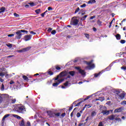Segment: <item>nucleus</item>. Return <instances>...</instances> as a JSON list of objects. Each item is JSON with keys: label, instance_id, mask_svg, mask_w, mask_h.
<instances>
[{"label": "nucleus", "instance_id": "1", "mask_svg": "<svg viewBox=\"0 0 126 126\" xmlns=\"http://www.w3.org/2000/svg\"><path fill=\"white\" fill-rule=\"evenodd\" d=\"M67 74V72L66 71H63L61 72L60 74V75H58L57 78H56L55 80H58V82H55L53 83V86L54 87H57L60 83H62L63 80H64V79H59V78L60 77H63V76H65Z\"/></svg>", "mask_w": 126, "mask_h": 126}, {"label": "nucleus", "instance_id": "2", "mask_svg": "<svg viewBox=\"0 0 126 126\" xmlns=\"http://www.w3.org/2000/svg\"><path fill=\"white\" fill-rule=\"evenodd\" d=\"M16 111L18 113H20L21 114H24V113L26 112V109H25V107H24L23 105L18 104L16 108Z\"/></svg>", "mask_w": 126, "mask_h": 126}, {"label": "nucleus", "instance_id": "3", "mask_svg": "<svg viewBox=\"0 0 126 126\" xmlns=\"http://www.w3.org/2000/svg\"><path fill=\"white\" fill-rule=\"evenodd\" d=\"M86 63L88 64V66L86 67V69L91 70L95 67V65L93 63V60H92L90 62H86Z\"/></svg>", "mask_w": 126, "mask_h": 126}, {"label": "nucleus", "instance_id": "4", "mask_svg": "<svg viewBox=\"0 0 126 126\" xmlns=\"http://www.w3.org/2000/svg\"><path fill=\"white\" fill-rule=\"evenodd\" d=\"M118 117H119V115H110L108 117V120H110V121H113L114 120H115V121H121V119L118 118Z\"/></svg>", "mask_w": 126, "mask_h": 126}, {"label": "nucleus", "instance_id": "5", "mask_svg": "<svg viewBox=\"0 0 126 126\" xmlns=\"http://www.w3.org/2000/svg\"><path fill=\"white\" fill-rule=\"evenodd\" d=\"M76 69L78 70L79 73L82 75L83 77L86 76V72L84 70L81 69L80 67H75Z\"/></svg>", "mask_w": 126, "mask_h": 126}, {"label": "nucleus", "instance_id": "6", "mask_svg": "<svg viewBox=\"0 0 126 126\" xmlns=\"http://www.w3.org/2000/svg\"><path fill=\"white\" fill-rule=\"evenodd\" d=\"M100 110L102 111L101 113L103 115H106L107 116L110 114V111L106 110H107V108L105 106L101 107Z\"/></svg>", "mask_w": 126, "mask_h": 126}, {"label": "nucleus", "instance_id": "7", "mask_svg": "<svg viewBox=\"0 0 126 126\" xmlns=\"http://www.w3.org/2000/svg\"><path fill=\"white\" fill-rule=\"evenodd\" d=\"M31 49V47H27L26 48H23V49L18 50L17 52L18 53H25V52H28Z\"/></svg>", "mask_w": 126, "mask_h": 126}, {"label": "nucleus", "instance_id": "8", "mask_svg": "<svg viewBox=\"0 0 126 126\" xmlns=\"http://www.w3.org/2000/svg\"><path fill=\"white\" fill-rule=\"evenodd\" d=\"M32 38V35L31 34H27L24 36V40L26 41H30V40H31Z\"/></svg>", "mask_w": 126, "mask_h": 126}, {"label": "nucleus", "instance_id": "9", "mask_svg": "<svg viewBox=\"0 0 126 126\" xmlns=\"http://www.w3.org/2000/svg\"><path fill=\"white\" fill-rule=\"evenodd\" d=\"M16 35V39H21V37H22V33L18 31L16 32H15Z\"/></svg>", "mask_w": 126, "mask_h": 126}, {"label": "nucleus", "instance_id": "10", "mask_svg": "<svg viewBox=\"0 0 126 126\" xmlns=\"http://www.w3.org/2000/svg\"><path fill=\"white\" fill-rule=\"evenodd\" d=\"M125 96H126V94L124 92L121 93L120 94H118L117 95V97L119 98V99H120L121 100H123L124 98H125Z\"/></svg>", "mask_w": 126, "mask_h": 126}, {"label": "nucleus", "instance_id": "11", "mask_svg": "<svg viewBox=\"0 0 126 126\" xmlns=\"http://www.w3.org/2000/svg\"><path fill=\"white\" fill-rule=\"evenodd\" d=\"M63 86H62V88H63V89H65V88H67V87H69L70 85V83H69V82L68 81H66L65 83H64L63 84Z\"/></svg>", "mask_w": 126, "mask_h": 126}, {"label": "nucleus", "instance_id": "12", "mask_svg": "<svg viewBox=\"0 0 126 126\" xmlns=\"http://www.w3.org/2000/svg\"><path fill=\"white\" fill-rule=\"evenodd\" d=\"M78 22H79V21L77 19H74L73 20L72 25H77L78 24Z\"/></svg>", "mask_w": 126, "mask_h": 126}, {"label": "nucleus", "instance_id": "13", "mask_svg": "<svg viewBox=\"0 0 126 126\" xmlns=\"http://www.w3.org/2000/svg\"><path fill=\"white\" fill-rule=\"evenodd\" d=\"M96 2V0H90L89 1L86 2L88 4H93Z\"/></svg>", "mask_w": 126, "mask_h": 126}, {"label": "nucleus", "instance_id": "14", "mask_svg": "<svg viewBox=\"0 0 126 126\" xmlns=\"http://www.w3.org/2000/svg\"><path fill=\"white\" fill-rule=\"evenodd\" d=\"M12 117H14V118H16V119H17V120H22V119H23L21 118V117L16 114H12Z\"/></svg>", "mask_w": 126, "mask_h": 126}, {"label": "nucleus", "instance_id": "15", "mask_svg": "<svg viewBox=\"0 0 126 126\" xmlns=\"http://www.w3.org/2000/svg\"><path fill=\"white\" fill-rule=\"evenodd\" d=\"M47 114H48V116H49V118H52V117H54V114L51 111H47Z\"/></svg>", "mask_w": 126, "mask_h": 126}, {"label": "nucleus", "instance_id": "16", "mask_svg": "<svg viewBox=\"0 0 126 126\" xmlns=\"http://www.w3.org/2000/svg\"><path fill=\"white\" fill-rule=\"evenodd\" d=\"M9 116H10V114H9L5 115L2 119V122H4V121H5L6 119H7V118H8Z\"/></svg>", "mask_w": 126, "mask_h": 126}, {"label": "nucleus", "instance_id": "17", "mask_svg": "<svg viewBox=\"0 0 126 126\" xmlns=\"http://www.w3.org/2000/svg\"><path fill=\"white\" fill-rule=\"evenodd\" d=\"M9 99L10 100H12L11 103H12L13 104H14V103L16 102V99H13V98H12V96H9Z\"/></svg>", "mask_w": 126, "mask_h": 126}, {"label": "nucleus", "instance_id": "18", "mask_svg": "<svg viewBox=\"0 0 126 126\" xmlns=\"http://www.w3.org/2000/svg\"><path fill=\"white\" fill-rule=\"evenodd\" d=\"M120 112H122V108L121 107L114 110V113H120Z\"/></svg>", "mask_w": 126, "mask_h": 126}, {"label": "nucleus", "instance_id": "19", "mask_svg": "<svg viewBox=\"0 0 126 126\" xmlns=\"http://www.w3.org/2000/svg\"><path fill=\"white\" fill-rule=\"evenodd\" d=\"M20 126H26L25 123H24V119H22V121L20 123Z\"/></svg>", "mask_w": 126, "mask_h": 126}, {"label": "nucleus", "instance_id": "20", "mask_svg": "<svg viewBox=\"0 0 126 126\" xmlns=\"http://www.w3.org/2000/svg\"><path fill=\"white\" fill-rule=\"evenodd\" d=\"M6 73H7V72H0V76H1V77H3V76H4V75H5L6 74Z\"/></svg>", "mask_w": 126, "mask_h": 126}, {"label": "nucleus", "instance_id": "21", "mask_svg": "<svg viewBox=\"0 0 126 126\" xmlns=\"http://www.w3.org/2000/svg\"><path fill=\"white\" fill-rule=\"evenodd\" d=\"M91 107H92V104H86L85 105V107H84L83 110H84L85 108H91Z\"/></svg>", "mask_w": 126, "mask_h": 126}, {"label": "nucleus", "instance_id": "22", "mask_svg": "<svg viewBox=\"0 0 126 126\" xmlns=\"http://www.w3.org/2000/svg\"><path fill=\"white\" fill-rule=\"evenodd\" d=\"M21 33H25L26 34H28V31H25L24 30H21L19 31Z\"/></svg>", "mask_w": 126, "mask_h": 126}, {"label": "nucleus", "instance_id": "23", "mask_svg": "<svg viewBox=\"0 0 126 126\" xmlns=\"http://www.w3.org/2000/svg\"><path fill=\"white\" fill-rule=\"evenodd\" d=\"M115 37L117 40H121V34H117V35H115Z\"/></svg>", "mask_w": 126, "mask_h": 126}, {"label": "nucleus", "instance_id": "24", "mask_svg": "<svg viewBox=\"0 0 126 126\" xmlns=\"http://www.w3.org/2000/svg\"><path fill=\"white\" fill-rule=\"evenodd\" d=\"M88 16V15H85L84 16H83V17H82L81 18V20H82V21H83V20H85L86 19V18Z\"/></svg>", "mask_w": 126, "mask_h": 126}, {"label": "nucleus", "instance_id": "25", "mask_svg": "<svg viewBox=\"0 0 126 126\" xmlns=\"http://www.w3.org/2000/svg\"><path fill=\"white\" fill-rule=\"evenodd\" d=\"M97 113H96V112L95 111H93L92 112V114H91V117H95V115Z\"/></svg>", "mask_w": 126, "mask_h": 126}, {"label": "nucleus", "instance_id": "26", "mask_svg": "<svg viewBox=\"0 0 126 126\" xmlns=\"http://www.w3.org/2000/svg\"><path fill=\"white\" fill-rule=\"evenodd\" d=\"M69 74H70V75H71V76H73V75H74L75 73L74 72V71H71L69 72Z\"/></svg>", "mask_w": 126, "mask_h": 126}, {"label": "nucleus", "instance_id": "27", "mask_svg": "<svg viewBox=\"0 0 126 126\" xmlns=\"http://www.w3.org/2000/svg\"><path fill=\"white\" fill-rule=\"evenodd\" d=\"M23 78L24 80H26V81H28L29 80L28 77H27V76H23Z\"/></svg>", "mask_w": 126, "mask_h": 126}, {"label": "nucleus", "instance_id": "28", "mask_svg": "<svg viewBox=\"0 0 126 126\" xmlns=\"http://www.w3.org/2000/svg\"><path fill=\"white\" fill-rule=\"evenodd\" d=\"M10 76H11V74H8L7 73H6V74H5V77L6 78H9V77H10Z\"/></svg>", "mask_w": 126, "mask_h": 126}, {"label": "nucleus", "instance_id": "29", "mask_svg": "<svg viewBox=\"0 0 126 126\" xmlns=\"http://www.w3.org/2000/svg\"><path fill=\"white\" fill-rule=\"evenodd\" d=\"M98 100H99V101H101V102H102V101H104V100H105V99L103 97H99L98 98Z\"/></svg>", "mask_w": 126, "mask_h": 126}, {"label": "nucleus", "instance_id": "30", "mask_svg": "<svg viewBox=\"0 0 126 126\" xmlns=\"http://www.w3.org/2000/svg\"><path fill=\"white\" fill-rule=\"evenodd\" d=\"M35 12H36V13H37V14H39L40 13V12H41V9H38L36 10Z\"/></svg>", "mask_w": 126, "mask_h": 126}, {"label": "nucleus", "instance_id": "31", "mask_svg": "<svg viewBox=\"0 0 126 126\" xmlns=\"http://www.w3.org/2000/svg\"><path fill=\"white\" fill-rule=\"evenodd\" d=\"M101 72H100L99 73H97V74H94V77H98V76H99V75H100V74H101Z\"/></svg>", "mask_w": 126, "mask_h": 126}, {"label": "nucleus", "instance_id": "32", "mask_svg": "<svg viewBox=\"0 0 126 126\" xmlns=\"http://www.w3.org/2000/svg\"><path fill=\"white\" fill-rule=\"evenodd\" d=\"M0 10H1V11L0 12V13L3 12L5 10V8L3 7L0 8Z\"/></svg>", "mask_w": 126, "mask_h": 126}, {"label": "nucleus", "instance_id": "33", "mask_svg": "<svg viewBox=\"0 0 126 126\" xmlns=\"http://www.w3.org/2000/svg\"><path fill=\"white\" fill-rule=\"evenodd\" d=\"M97 24L99 25V26H102V22L100 21H97Z\"/></svg>", "mask_w": 126, "mask_h": 126}, {"label": "nucleus", "instance_id": "34", "mask_svg": "<svg viewBox=\"0 0 126 126\" xmlns=\"http://www.w3.org/2000/svg\"><path fill=\"white\" fill-rule=\"evenodd\" d=\"M29 4H30V5L31 6H35V4L33 2H30V3H29Z\"/></svg>", "mask_w": 126, "mask_h": 126}, {"label": "nucleus", "instance_id": "35", "mask_svg": "<svg viewBox=\"0 0 126 126\" xmlns=\"http://www.w3.org/2000/svg\"><path fill=\"white\" fill-rule=\"evenodd\" d=\"M1 91H3V90H4V85H3V84H2L1 85Z\"/></svg>", "mask_w": 126, "mask_h": 126}, {"label": "nucleus", "instance_id": "36", "mask_svg": "<svg viewBox=\"0 0 126 126\" xmlns=\"http://www.w3.org/2000/svg\"><path fill=\"white\" fill-rule=\"evenodd\" d=\"M92 97L91 95L88 96L86 98H85L84 100V101H86V100H88V99H90Z\"/></svg>", "mask_w": 126, "mask_h": 126}, {"label": "nucleus", "instance_id": "37", "mask_svg": "<svg viewBox=\"0 0 126 126\" xmlns=\"http://www.w3.org/2000/svg\"><path fill=\"white\" fill-rule=\"evenodd\" d=\"M56 33H57V32L56 31V30H53L51 32V34H52V35H55Z\"/></svg>", "mask_w": 126, "mask_h": 126}, {"label": "nucleus", "instance_id": "38", "mask_svg": "<svg viewBox=\"0 0 126 126\" xmlns=\"http://www.w3.org/2000/svg\"><path fill=\"white\" fill-rule=\"evenodd\" d=\"M54 115L57 117H60V116H61V113H55Z\"/></svg>", "mask_w": 126, "mask_h": 126}, {"label": "nucleus", "instance_id": "39", "mask_svg": "<svg viewBox=\"0 0 126 126\" xmlns=\"http://www.w3.org/2000/svg\"><path fill=\"white\" fill-rule=\"evenodd\" d=\"M47 11H48L46 10L45 12H44V13L41 14V16H42V17H44V16H45V15L46 14V12H47Z\"/></svg>", "mask_w": 126, "mask_h": 126}, {"label": "nucleus", "instance_id": "40", "mask_svg": "<svg viewBox=\"0 0 126 126\" xmlns=\"http://www.w3.org/2000/svg\"><path fill=\"white\" fill-rule=\"evenodd\" d=\"M79 10H80V9L79 8V7H78L75 11V13H77V12H78L79 11Z\"/></svg>", "mask_w": 126, "mask_h": 126}, {"label": "nucleus", "instance_id": "41", "mask_svg": "<svg viewBox=\"0 0 126 126\" xmlns=\"http://www.w3.org/2000/svg\"><path fill=\"white\" fill-rule=\"evenodd\" d=\"M2 102V97L1 96V94H0V104Z\"/></svg>", "mask_w": 126, "mask_h": 126}, {"label": "nucleus", "instance_id": "42", "mask_svg": "<svg viewBox=\"0 0 126 126\" xmlns=\"http://www.w3.org/2000/svg\"><path fill=\"white\" fill-rule=\"evenodd\" d=\"M26 126H31V123H30V122L28 121Z\"/></svg>", "mask_w": 126, "mask_h": 126}, {"label": "nucleus", "instance_id": "43", "mask_svg": "<svg viewBox=\"0 0 126 126\" xmlns=\"http://www.w3.org/2000/svg\"><path fill=\"white\" fill-rule=\"evenodd\" d=\"M14 16L15 17H19V15L16 13H14Z\"/></svg>", "mask_w": 126, "mask_h": 126}, {"label": "nucleus", "instance_id": "44", "mask_svg": "<svg viewBox=\"0 0 126 126\" xmlns=\"http://www.w3.org/2000/svg\"><path fill=\"white\" fill-rule=\"evenodd\" d=\"M80 7H82V8L86 7V4L84 3L83 4L81 5Z\"/></svg>", "mask_w": 126, "mask_h": 126}, {"label": "nucleus", "instance_id": "45", "mask_svg": "<svg viewBox=\"0 0 126 126\" xmlns=\"http://www.w3.org/2000/svg\"><path fill=\"white\" fill-rule=\"evenodd\" d=\"M81 116V114L80 113L78 112L77 113V118H80V116Z\"/></svg>", "mask_w": 126, "mask_h": 126}, {"label": "nucleus", "instance_id": "46", "mask_svg": "<svg viewBox=\"0 0 126 126\" xmlns=\"http://www.w3.org/2000/svg\"><path fill=\"white\" fill-rule=\"evenodd\" d=\"M121 105H126V101L124 100L121 102Z\"/></svg>", "mask_w": 126, "mask_h": 126}, {"label": "nucleus", "instance_id": "47", "mask_svg": "<svg viewBox=\"0 0 126 126\" xmlns=\"http://www.w3.org/2000/svg\"><path fill=\"white\" fill-rule=\"evenodd\" d=\"M85 36L86 38H87V39H89V35L88 34L85 33Z\"/></svg>", "mask_w": 126, "mask_h": 126}, {"label": "nucleus", "instance_id": "48", "mask_svg": "<svg viewBox=\"0 0 126 126\" xmlns=\"http://www.w3.org/2000/svg\"><path fill=\"white\" fill-rule=\"evenodd\" d=\"M120 43H121V44H125V43H126V40H121L120 41Z\"/></svg>", "mask_w": 126, "mask_h": 126}, {"label": "nucleus", "instance_id": "49", "mask_svg": "<svg viewBox=\"0 0 126 126\" xmlns=\"http://www.w3.org/2000/svg\"><path fill=\"white\" fill-rule=\"evenodd\" d=\"M56 68L57 70H60V69H61V67L57 65V66H56Z\"/></svg>", "mask_w": 126, "mask_h": 126}, {"label": "nucleus", "instance_id": "50", "mask_svg": "<svg viewBox=\"0 0 126 126\" xmlns=\"http://www.w3.org/2000/svg\"><path fill=\"white\" fill-rule=\"evenodd\" d=\"M48 74H50V75H53L54 74V73L51 71H48Z\"/></svg>", "mask_w": 126, "mask_h": 126}, {"label": "nucleus", "instance_id": "51", "mask_svg": "<svg viewBox=\"0 0 126 126\" xmlns=\"http://www.w3.org/2000/svg\"><path fill=\"white\" fill-rule=\"evenodd\" d=\"M98 126H104V125L103 124V122H101L98 124Z\"/></svg>", "mask_w": 126, "mask_h": 126}, {"label": "nucleus", "instance_id": "52", "mask_svg": "<svg viewBox=\"0 0 126 126\" xmlns=\"http://www.w3.org/2000/svg\"><path fill=\"white\" fill-rule=\"evenodd\" d=\"M30 34H32V35H36V32H34L33 31L30 32Z\"/></svg>", "mask_w": 126, "mask_h": 126}, {"label": "nucleus", "instance_id": "53", "mask_svg": "<svg viewBox=\"0 0 126 126\" xmlns=\"http://www.w3.org/2000/svg\"><path fill=\"white\" fill-rule=\"evenodd\" d=\"M53 30V29H52L51 28H49L48 29V30H47L48 32H51V31H52Z\"/></svg>", "mask_w": 126, "mask_h": 126}, {"label": "nucleus", "instance_id": "54", "mask_svg": "<svg viewBox=\"0 0 126 126\" xmlns=\"http://www.w3.org/2000/svg\"><path fill=\"white\" fill-rule=\"evenodd\" d=\"M6 46L7 47H8L9 48H11L12 47V44H7Z\"/></svg>", "mask_w": 126, "mask_h": 126}, {"label": "nucleus", "instance_id": "55", "mask_svg": "<svg viewBox=\"0 0 126 126\" xmlns=\"http://www.w3.org/2000/svg\"><path fill=\"white\" fill-rule=\"evenodd\" d=\"M13 36H14V34H8V37H13Z\"/></svg>", "mask_w": 126, "mask_h": 126}, {"label": "nucleus", "instance_id": "56", "mask_svg": "<svg viewBox=\"0 0 126 126\" xmlns=\"http://www.w3.org/2000/svg\"><path fill=\"white\" fill-rule=\"evenodd\" d=\"M65 116V113H63L62 115H61V118H63V117H64Z\"/></svg>", "mask_w": 126, "mask_h": 126}, {"label": "nucleus", "instance_id": "57", "mask_svg": "<svg viewBox=\"0 0 126 126\" xmlns=\"http://www.w3.org/2000/svg\"><path fill=\"white\" fill-rule=\"evenodd\" d=\"M3 95H4V96H5L6 97L9 98V96L7 94H3Z\"/></svg>", "mask_w": 126, "mask_h": 126}, {"label": "nucleus", "instance_id": "58", "mask_svg": "<svg viewBox=\"0 0 126 126\" xmlns=\"http://www.w3.org/2000/svg\"><path fill=\"white\" fill-rule=\"evenodd\" d=\"M80 104H81V102H80L77 103V104L75 106V107H77V106H79L80 105Z\"/></svg>", "mask_w": 126, "mask_h": 126}, {"label": "nucleus", "instance_id": "59", "mask_svg": "<svg viewBox=\"0 0 126 126\" xmlns=\"http://www.w3.org/2000/svg\"><path fill=\"white\" fill-rule=\"evenodd\" d=\"M90 119H91V117L90 116H89L87 118V119H86V121H88V120H90Z\"/></svg>", "mask_w": 126, "mask_h": 126}, {"label": "nucleus", "instance_id": "60", "mask_svg": "<svg viewBox=\"0 0 126 126\" xmlns=\"http://www.w3.org/2000/svg\"><path fill=\"white\" fill-rule=\"evenodd\" d=\"M10 84H14V82L13 80L10 81V82H9Z\"/></svg>", "mask_w": 126, "mask_h": 126}, {"label": "nucleus", "instance_id": "61", "mask_svg": "<svg viewBox=\"0 0 126 126\" xmlns=\"http://www.w3.org/2000/svg\"><path fill=\"white\" fill-rule=\"evenodd\" d=\"M48 10H53V8H52V7H49L48 8Z\"/></svg>", "mask_w": 126, "mask_h": 126}, {"label": "nucleus", "instance_id": "62", "mask_svg": "<svg viewBox=\"0 0 126 126\" xmlns=\"http://www.w3.org/2000/svg\"><path fill=\"white\" fill-rule=\"evenodd\" d=\"M121 69H123L124 70H126V67H124V66H123V67H121Z\"/></svg>", "mask_w": 126, "mask_h": 126}, {"label": "nucleus", "instance_id": "63", "mask_svg": "<svg viewBox=\"0 0 126 126\" xmlns=\"http://www.w3.org/2000/svg\"><path fill=\"white\" fill-rule=\"evenodd\" d=\"M95 18V16H93L90 17V19H94Z\"/></svg>", "mask_w": 126, "mask_h": 126}, {"label": "nucleus", "instance_id": "64", "mask_svg": "<svg viewBox=\"0 0 126 126\" xmlns=\"http://www.w3.org/2000/svg\"><path fill=\"white\" fill-rule=\"evenodd\" d=\"M0 82H3V81H4V80L2 79H1V78H0Z\"/></svg>", "mask_w": 126, "mask_h": 126}]
</instances>
